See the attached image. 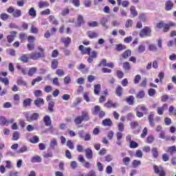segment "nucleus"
Here are the masks:
<instances>
[{"label":"nucleus","instance_id":"423d86ee","mask_svg":"<svg viewBox=\"0 0 176 176\" xmlns=\"http://www.w3.org/2000/svg\"><path fill=\"white\" fill-rule=\"evenodd\" d=\"M79 50H80L82 54H87L90 56V52H91V48L85 47L83 45L79 46Z\"/></svg>","mask_w":176,"mask_h":176},{"label":"nucleus","instance_id":"72a5a7b5","mask_svg":"<svg viewBox=\"0 0 176 176\" xmlns=\"http://www.w3.org/2000/svg\"><path fill=\"white\" fill-rule=\"evenodd\" d=\"M116 47L118 52H122V50H125L126 49V45H124L123 44L116 45Z\"/></svg>","mask_w":176,"mask_h":176},{"label":"nucleus","instance_id":"864d4df0","mask_svg":"<svg viewBox=\"0 0 176 176\" xmlns=\"http://www.w3.org/2000/svg\"><path fill=\"white\" fill-rule=\"evenodd\" d=\"M57 67H58V60H54L52 62V68L53 69H56L57 68Z\"/></svg>","mask_w":176,"mask_h":176},{"label":"nucleus","instance_id":"393cba45","mask_svg":"<svg viewBox=\"0 0 176 176\" xmlns=\"http://www.w3.org/2000/svg\"><path fill=\"white\" fill-rule=\"evenodd\" d=\"M32 163H41L42 162V158L39 155H36L32 158Z\"/></svg>","mask_w":176,"mask_h":176},{"label":"nucleus","instance_id":"c756f323","mask_svg":"<svg viewBox=\"0 0 176 176\" xmlns=\"http://www.w3.org/2000/svg\"><path fill=\"white\" fill-rule=\"evenodd\" d=\"M122 67L125 71H130L131 69V66L130 65V63L124 62L123 63Z\"/></svg>","mask_w":176,"mask_h":176},{"label":"nucleus","instance_id":"603ef678","mask_svg":"<svg viewBox=\"0 0 176 176\" xmlns=\"http://www.w3.org/2000/svg\"><path fill=\"white\" fill-rule=\"evenodd\" d=\"M88 27H98V22L97 21H92V22H88L87 23Z\"/></svg>","mask_w":176,"mask_h":176},{"label":"nucleus","instance_id":"9b49d317","mask_svg":"<svg viewBox=\"0 0 176 176\" xmlns=\"http://www.w3.org/2000/svg\"><path fill=\"white\" fill-rule=\"evenodd\" d=\"M174 6V3L171 1H167L165 3V10L167 11H170L173 9Z\"/></svg>","mask_w":176,"mask_h":176},{"label":"nucleus","instance_id":"6ab92c4d","mask_svg":"<svg viewBox=\"0 0 176 176\" xmlns=\"http://www.w3.org/2000/svg\"><path fill=\"white\" fill-rule=\"evenodd\" d=\"M43 122L45 126H50V124H52V120H50V116H45L43 118Z\"/></svg>","mask_w":176,"mask_h":176},{"label":"nucleus","instance_id":"f03ea898","mask_svg":"<svg viewBox=\"0 0 176 176\" xmlns=\"http://www.w3.org/2000/svg\"><path fill=\"white\" fill-rule=\"evenodd\" d=\"M155 174H158L160 176H165L164 169L162 166H157V165L153 166Z\"/></svg>","mask_w":176,"mask_h":176},{"label":"nucleus","instance_id":"bb28decb","mask_svg":"<svg viewBox=\"0 0 176 176\" xmlns=\"http://www.w3.org/2000/svg\"><path fill=\"white\" fill-rule=\"evenodd\" d=\"M151 152L153 154V156L155 159H157L158 156H159V152L157 151V148L156 147H153L151 149Z\"/></svg>","mask_w":176,"mask_h":176},{"label":"nucleus","instance_id":"7c9ffc66","mask_svg":"<svg viewBox=\"0 0 176 176\" xmlns=\"http://www.w3.org/2000/svg\"><path fill=\"white\" fill-rule=\"evenodd\" d=\"M100 111H101V107L98 105H96L94 107L92 111V113L93 115H98V112H100Z\"/></svg>","mask_w":176,"mask_h":176},{"label":"nucleus","instance_id":"1a4fd4ad","mask_svg":"<svg viewBox=\"0 0 176 176\" xmlns=\"http://www.w3.org/2000/svg\"><path fill=\"white\" fill-rule=\"evenodd\" d=\"M34 104L36 107H38V108H40L41 105H44L45 100H43V98H38L36 100L34 101Z\"/></svg>","mask_w":176,"mask_h":176},{"label":"nucleus","instance_id":"5701e85b","mask_svg":"<svg viewBox=\"0 0 176 176\" xmlns=\"http://www.w3.org/2000/svg\"><path fill=\"white\" fill-rule=\"evenodd\" d=\"M134 96H129L128 98H126V101L129 105H134Z\"/></svg>","mask_w":176,"mask_h":176},{"label":"nucleus","instance_id":"dca6fc26","mask_svg":"<svg viewBox=\"0 0 176 176\" xmlns=\"http://www.w3.org/2000/svg\"><path fill=\"white\" fill-rule=\"evenodd\" d=\"M87 35L90 39H93L94 38H98V33L93 31H89L87 32Z\"/></svg>","mask_w":176,"mask_h":176},{"label":"nucleus","instance_id":"4468645a","mask_svg":"<svg viewBox=\"0 0 176 176\" xmlns=\"http://www.w3.org/2000/svg\"><path fill=\"white\" fill-rule=\"evenodd\" d=\"M31 102H32V99L26 98L23 102V107L27 108V107H31Z\"/></svg>","mask_w":176,"mask_h":176},{"label":"nucleus","instance_id":"6e6d98bb","mask_svg":"<svg viewBox=\"0 0 176 176\" xmlns=\"http://www.w3.org/2000/svg\"><path fill=\"white\" fill-rule=\"evenodd\" d=\"M34 94L35 97H42L43 93L41 90L37 89L34 91Z\"/></svg>","mask_w":176,"mask_h":176},{"label":"nucleus","instance_id":"412c9836","mask_svg":"<svg viewBox=\"0 0 176 176\" xmlns=\"http://www.w3.org/2000/svg\"><path fill=\"white\" fill-rule=\"evenodd\" d=\"M82 119V120H85L87 122V120H89V112H87V111H83L82 112V115L80 116Z\"/></svg>","mask_w":176,"mask_h":176},{"label":"nucleus","instance_id":"e2e57ef3","mask_svg":"<svg viewBox=\"0 0 176 176\" xmlns=\"http://www.w3.org/2000/svg\"><path fill=\"white\" fill-rule=\"evenodd\" d=\"M82 120V118L80 116H78L75 119L74 122L76 124H80Z\"/></svg>","mask_w":176,"mask_h":176},{"label":"nucleus","instance_id":"8fccbe9b","mask_svg":"<svg viewBox=\"0 0 176 176\" xmlns=\"http://www.w3.org/2000/svg\"><path fill=\"white\" fill-rule=\"evenodd\" d=\"M133 20L128 19L126 21V23H125L126 28H130V27H132L133 26Z\"/></svg>","mask_w":176,"mask_h":176},{"label":"nucleus","instance_id":"a211bd4d","mask_svg":"<svg viewBox=\"0 0 176 176\" xmlns=\"http://www.w3.org/2000/svg\"><path fill=\"white\" fill-rule=\"evenodd\" d=\"M175 23L170 22L169 23H165V25H164V32H167V31H168L170 27H175Z\"/></svg>","mask_w":176,"mask_h":176},{"label":"nucleus","instance_id":"680f3d73","mask_svg":"<svg viewBox=\"0 0 176 176\" xmlns=\"http://www.w3.org/2000/svg\"><path fill=\"white\" fill-rule=\"evenodd\" d=\"M118 127L119 131H120L121 133L124 131V125L123 124V123L119 122L118 125Z\"/></svg>","mask_w":176,"mask_h":176},{"label":"nucleus","instance_id":"4c0bfd02","mask_svg":"<svg viewBox=\"0 0 176 176\" xmlns=\"http://www.w3.org/2000/svg\"><path fill=\"white\" fill-rule=\"evenodd\" d=\"M0 124L1 126H7L8 120H6L3 116L0 117Z\"/></svg>","mask_w":176,"mask_h":176},{"label":"nucleus","instance_id":"c03bdc74","mask_svg":"<svg viewBox=\"0 0 176 176\" xmlns=\"http://www.w3.org/2000/svg\"><path fill=\"white\" fill-rule=\"evenodd\" d=\"M84 23L83 16L78 15L77 19V23L79 26H80Z\"/></svg>","mask_w":176,"mask_h":176},{"label":"nucleus","instance_id":"f257e3e1","mask_svg":"<svg viewBox=\"0 0 176 176\" xmlns=\"http://www.w3.org/2000/svg\"><path fill=\"white\" fill-rule=\"evenodd\" d=\"M29 56L31 60H39L41 58L45 57V53L34 52H32Z\"/></svg>","mask_w":176,"mask_h":176},{"label":"nucleus","instance_id":"473e14b6","mask_svg":"<svg viewBox=\"0 0 176 176\" xmlns=\"http://www.w3.org/2000/svg\"><path fill=\"white\" fill-rule=\"evenodd\" d=\"M132 166H133V168H137V167H138L139 166H141V161L134 160L132 162Z\"/></svg>","mask_w":176,"mask_h":176},{"label":"nucleus","instance_id":"0eeeda50","mask_svg":"<svg viewBox=\"0 0 176 176\" xmlns=\"http://www.w3.org/2000/svg\"><path fill=\"white\" fill-rule=\"evenodd\" d=\"M58 145V142H57V139L52 138L50 142V149H56V146Z\"/></svg>","mask_w":176,"mask_h":176},{"label":"nucleus","instance_id":"4d7b16f0","mask_svg":"<svg viewBox=\"0 0 176 176\" xmlns=\"http://www.w3.org/2000/svg\"><path fill=\"white\" fill-rule=\"evenodd\" d=\"M65 74L64 70L62 69H58L56 70V75H58V76H64Z\"/></svg>","mask_w":176,"mask_h":176},{"label":"nucleus","instance_id":"7ed1b4c3","mask_svg":"<svg viewBox=\"0 0 176 176\" xmlns=\"http://www.w3.org/2000/svg\"><path fill=\"white\" fill-rule=\"evenodd\" d=\"M17 36V32L16 31H11L9 33V35L7 36V42L8 43H12L13 41H14V38Z\"/></svg>","mask_w":176,"mask_h":176},{"label":"nucleus","instance_id":"39448f33","mask_svg":"<svg viewBox=\"0 0 176 176\" xmlns=\"http://www.w3.org/2000/svg\"><path fill=\"white\" fill-rule=\"evenodd\" d=\"M38 118H39V113H34L30 116H28L26 117V120L28 122H34L35 120H38Z\"/></svg>","mask_w":176,"mask_h":176},{"label":"nucleus","instance_id":"bf43d9fd","mask_svg":"<svg viewBox=\"0 0 176 176\" xmlns=\"http://www.w3.org/2000/svg\"><path fill=\"white\" fill-rule=\"evenodd\" d=\"M67 146L69 148V149H74L75 146H74V143H72V141L68 140L67 142Z\"/></svg>","mask_w":176,"mask_h":176},{"label":"nucleus","instance_id":"49530a36","mask_svg":"<svg viewBox=\"0 0 176 176\" xmlns=\"http://www.w3.org/2000/svg\"><path fill=\"white\" fill-rule=\"evenodd\" d=\"M30 142H32V144H38V142H39V137L37 135L34 136L30 139Z\"/></svg>","mask_w":176,"mask_h":176},{"label":"nucleus","instance_id":"4be33fe9","mask_svg":"<svg viewBox=\"0 0 176 176\" xmlns=\"http://www.w3.org/2000/svg\"><path fill=\"white\" fill-rule=\"evenodd\" d=\"M94 94L98 95L101 91V85L97 84L94 85Z\"/></svg>","mask_w":176,"mask_h":176},{"label":"nucleus","instance_id":"a18cd8bd","mask_svg":"<svg viewBox=\"0 0 176 176\" xmlns=\"http://www.w3.org/2000/svg\"><path fill=\"white\" fill-rule=\"evenodd\" d=\"M135 157H139V159H142V156H144V153L141 150H137L135 154Z\"/></svg>","mask_w":176,"mask_h":176},{"label":"nucleus","instance_id":"5fc2aeb1","mask_svg":"<svg viewBox=\"0 0 176 176\" xmlns=\"http://www.w3.org/2000/svg\"><path fill=\"white\" fill-rule=\"evenodd\" d=\"M64 83L65 85H69V83H71V76H67L64 78Z\"/></svg>","mask_w":176,"mask_h":176},{"label":"nucleus","instance_id":"9d476101","mask_svg":"<svg viewBox=\"0 0 176 176\" xmlns=\"http://www.w3.org/2000/svg\"><path fill=\"white\" fill-rule=\"evenodd\" d=\"M153 118H155V116L152 113L148 116V123L151 127H155V119Z\"/></svg>","mask_w":176,"mask_h":176},{"label":"nucleus","instance_id":"6e6552de","mask_svg":"<svg viewBox=\"0 0 176 176\" xmlns=\"http://www.w3.org/2000/svg\"><path fill=\"white\" fill-rule=\"evenodd\" d=\"M100 23L104 28H105V30H108V28H109V25H108V19L105 17L102 18Z\"/></svg>","mask_w":176,"mask_h":176},{"label":"nucleus","instance_id":"f704fd0d","mask_svg":"<svg viewBox=\"0 0 176 176\" xmlns=\"http://www.w3.org/2000/svg\"><path fill=\"white\" fill-rule=\"evenodd\" d=\"M103 126H112V120L111 119H105L102 121Z\"/></svg>","mask_w":176,"mask_h":176},{"label":"nucleus","instance_id":"20e7f679","mask_svg":"<svg viewBox=\"0 0 176 176\" xmlns=\"http://www.w3.org/2000/svg\"><path fill=\"white\" fill-rule=\"evenodd\" d=\"M151 32H152V30H151V28L148 27H145L141 30L140 33V36H141V38H144V36L151 35Z\"/></svg>","mask_w":176,"mask_h":176},{"label":"nucleus","instance_id":"338daca9","mask_svg":"<svg viewBox=\"0 0 176 176\" xmlns=\"http://www.w3.org/2000/svg\"><path fill=\"white\" fill-rule=\"evenodd\" d=\"M144 51H145V46L142 44L139 45L138 47L139 53H144Z\"/></svg>","mask_w":176,"mask_h":176},{"label":"nucleus","instance_id":"c85d7f7f","mask_svg":"<svg viewBox=\"0 0 176 176\" xmlns=\"http://www.w3.org/2000/svg\"><path fill=\"white\" fill-rule=\"evenodd\" d=\"M122 56L123 58H129V57L131 56V51H130V50H127L122 54Z\"/></svg>","mask_w":176,"mask_h":176},{"label":"nucleus","instance_id":"2eb2a0df","mask_svg":"<svg viewBox=\"0 0 176 176\" xmlns=\"http://www.w3.org/2000/svg\"><path fill=\"white\" fill-rule=\"evenodd\" d=\"M61 41L62 42H63L66 47H68V46H69V44L71 43V38L69 37H63L61 38Z\"/></svg>","mask_w":176,"mask_h":176},{"label":"nucleus","instance_id":"09e8293b","mask_svg":"<svg viewBox=\"0 0 176 176\" xmlns=\"http://www.w3.org/2000/svg\"><path fill=\"white\" fill-rule=\"evenodd\" d=\"M0 19H1V20H3V21H6V20L9 19V14L6 13H2L0 14Z\"/></svg>","mask_w":176,"mask_h":176},{"label":"nucleus","instance_id":"f8f14e48","mask_svg":"<svg viewBox=\"0 0 176 176\" xmlns=\"http://www.w3.org/2000/svg\"><path fill=\"white\" fill-rule=\"evenodd\" d=\"M85 156L87 159H89V160L93 159V151H91V148H87L85 150Z\"/></svg>","mask_w":176,"mask_h":176},{"label":"nucleus","instance_id":"774afa93","mask_svg":"<svg viewBox=\"0 0 176 176\" xmlns=\"http://www.w3.org/2000/svg\"><path fill=\"white\" fill-rule=\"evenodd\" d=\"M85 176H97L96 171L91 170Z\"/></svg>","mask_w":176,"mask_h":176},{"label":"nucleus","instance_id":"ddd939ff","mask_svg":"<svg viewBox=\"0 0 176 176\" xmlns=\"http://www.w3.org/2000/svg\"><path fill=\"white\" fill-rule=\"evenodd\" d=\"M16 84L18 85V86H25L27 87V86H28V85L27 84V82H25L24 80H23V78L19 77L17 80H16Z\"/></svg>","mask_w":176,"mask_h":176},{"label":"nucleus","instance_id":"79ce46f5","mask_svg":"<svg viewBox=\"0 0 176 176\" xmlns=\"http://www.w3.org/2000/svg\"><path fill=\"white\" fill-rule=\"evenodd\" d=\"M54 107V102L51 101L49 102L48 104V111H50V112H54V109H53Z\"/></svg>","mask_w":176,"mask_h":176},{"label":"nucleus","instance_id":"13d9d810","mask_svg":"<svg viewBox=\"0 0 176 176\" xmlns=\"http://www.w3.org/2000/svg\"><path fill=\"white\" fill-rule=\"evenodd\" d=\"M137 98H144L145 97V92L144 91H140L137 94Z\"/></svg>","mask_w":176,"mask_h":176},{"label":"nucleus","instance_id":"3c124183","mask_svg":"<svg viewBox=\"0 0 176 176\" xmlns=\"http://www.w3.org/2000/svg\"><path fill=\"white\" fill-rule=\"evenodd\" d=\"M20 137V133L18 131H15L12 135V140L14 141H17Z\"/></svg>","mask_w":176,"mask_h":176},{"label":"nucleus","instance_id":"e433bc0d","mask_svg":"<svg viewBox=\"0 0 176 176\" xmlns=\"http://www.w3.org/2000/svg\"><path fill=\"white\" fill-rule=\"evenodd\" d=\"M122 91H123V88L121 86H119L117 87L116 90V94L118 96V97H120L122 96Z\"/></svg>","mask_w":176,"mask_h":176},{"label":"nucleus","instance_id":"ea45409f","mask_svg":"<svg viewBox=\"0 0 176 176\" xmlns=\"http://www.w3.org/2000/svg\"><path fill=\"white\" fill-rule=\"evenodd\" d=\"M49 6V3L47 1H40L38 3V8H47Z\"/></svg>","mask_w":176,"mask_h":176},{"label":"nucleus","instance_id":"0e129e2a","mask_svg":"<svg viewBox=\"0 0 176 176\" xmlns=\"http://www.w3.org/2000/svg\"><path fill=\"white\" fill-rule=\"evenodd\" d=\"M84 6H85V8H90V6H91V1L85 0L84 1Z\"/></svg>","mask_w":176,"mask_h":176},{"label":"nucleus","instance_id":"2f4dec72","mask_svg":"<svg viewBox=\"0 0 176 176\" xmlns=\"http://www.w3.org/2000/svg\"><path fill=\"white\" fill-rule=\"evenodd\" d=\"M19 102H20V95L19 94L14 95V104L15 105H19Z\"/></svg>","mask_w":176,"mask_h":176},{"label":"nucleus","instance_id":"cd10ccee","mask_svg":"<svg viewBox=\"0 0 176 176\" xmlns=\"http://www.w3.org/2000/svg\"><path fill=\"white\" fill-rule=\"evenodd\" d=\"M19 60H21V61H22V63H27L28 61V60H30V55L28 57V55L23 54L19 58Z\"/></svg>","mask_w":176,"mask_h":176},{"label":"nucleus","instance_id":"c9c22d12","mask_svg":"<svg viewBox=\"0 0 176 176\" xmlns=\"http://www.w3.org/2000/svg\"><path fill=\"white\" fill-rule=\"evenodd\" d=\"M29 14H30V16H31L32 17H36V10H35V8H31L29 10Z\"/></svg>","mask_w":176,"mask_h":176},{"label":"nucleus","instance_id":"37998d69","mask_svg":"<svg viewBox=\"0 0 176 176\" xmlns=\"http://www.w3.org/2000/svg\"><path fill=\"white\" fill-rule=\"evenodd\" d=\"M129 147L131 148L132 149H134L135 148H138V143H137L134 140H132V141H131V142L129 144Z\"/></svg>","mask_w":176,"mask_h":176},{"label":"nucleus","instance_id":"aec40b11","mask_svg":"<svg viewBox=\"0 0 176 176\" xmlns=\"http://www.w3.org/2000/svg\"><path fill=\"white\" fill-rule=\"evenodd\" d=\"M38 71V68L36 67H32L29 69V71L28 72V75L29 76H32L34 74H36V72Z\"/></svg>","mask_w":176,"mask_h":176},{"label":"nucleus","instance_id":"f3484780","mask_svg":"<svg viewBox=\"0 0 176 176\" xmlns=\"http://www.w3.org/2000/svg\"><path fill=\"white\" fill-rule=\"evenodd\" d=\"M130 12L133 17H137V16H138V12H137V10H135V6H131Z\"/></svg>","mask_w":176,"mask_h":176},{"label":"nucleus","instance_id":"b1692460","mask_svg":"<svg viewBox=\"0 0 176 176\" xmlns=\"http://www.w3.org/2000/svg\"><path fill=\"white\" fill-rule=\"evenodd\" d=\"M165 108H167V104H165L162 107H160L157 108V113L158 115H163V112H164Z\"/></svg>","mask_w":176,"mask_h":176},{"label":"nucleus","instance_id":"a19ab883","mask_svg":"<svg viewBox=\"0 0 176 176\" xmlns=\"http://www.w3.org/2000/svg\"><path fill=\"white\" fill-rule=\"evenodd\" d=\"M148 50H150V52H157V47H156V45L155 44H150L148 45Z\"/></svg>","mask_w":176,"mask_h":176},{"label":"nucleus","instance_id":"de8ad7c7","mask_svg":"<svg viewBox=\"0 0 176 176\" xmlns=\"http://www.w3.org/2000/svg\"><path fill=\"white\" fill-rule=\"evenodd\" d=\"M30 32L32 34H38L39 32V30L38 28L35 27L34 25H32L30 29Z\"/></svg>","mask_w":176,"mask_h":176},{"label":"nucleus","instance_id":"052dcab7","mask_svg":"<svg viewBox=\"0 0 176 176\" xmlns=\"http://www.w3.org/2000/svg\"><path fill=\"white\" fill-rule=\"evenodd\" d=\"M41 80H42V77H37L35 79H33L32 81V86H35V83H36V82H41Z\"/></svg>","mask_w":176,"mask_h":176},{"label":"nucleus","instance_id":"69168bd1","mask_svg":"<svg viewBox=\"0 0 176 176\" xmlns=\"http://www.w3.org/2000/svg\"><path fill=\"white\" fill-rule=\"evenodd\" d=\"M62 16H67V14H69V9L65 8L62 10L61 12Z\"/></svg>","mask_w":176,"mask_h":176},{"label":"nucleus","instance_id":"a878e982","mask_svg":"<svg viewBox=\"0 0 176 176\" xmlns=\"http://www.w3.org/2000/svg\"><path fill=\"white\" fill-rule=\"evenodd\" d=\"M166 152L168 153H170V155H173V153H176V146H171L168 147Z\"/></svg>","mask_w":176,"mask_h":176},{"label":"nucleus","instance_id":"58836bf2","mask_svg":"<svg viewBox=\"0 0 176 176\" xmlns=\"http://www.w3.org/2000/svg\"><path fill=\"white\" fill-rule=\"evenodd\" d=\"M13 17L18 18L21 16V10H15L14 12L12 13Z\"/></svg>","mask_w":176,"mask_h":176}]
</instances>
